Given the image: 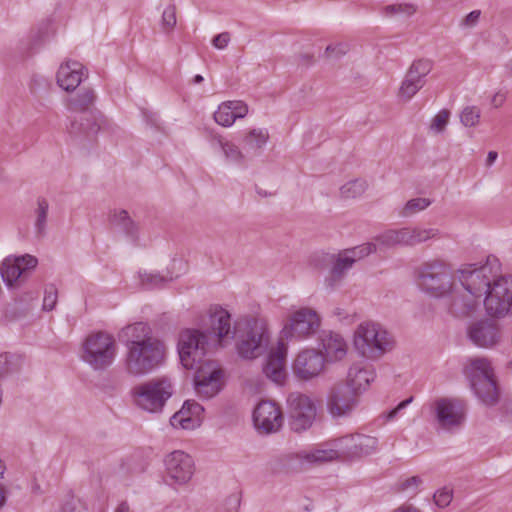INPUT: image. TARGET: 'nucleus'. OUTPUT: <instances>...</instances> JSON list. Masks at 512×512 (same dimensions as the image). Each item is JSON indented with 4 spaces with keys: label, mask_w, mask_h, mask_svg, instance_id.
Returning <instances> with one entry per match:
<instances>
[{
    "label": "nucleus",
    "mask_w": 512,
    "mask_h": 512,
    "mask_svg": "<svg viewBox=\"0 0 512 512\" xmlns=\"http://www.w3.org/2000/svg\"><path fill=\"white\" fill-rule=\"evenodd\" d=\"M231 316L223 308L210 312L205 330L187 328L180 332L178 353L181 364L195 370L194 384L198 395L203 398L215 396L221 389L223 371L219 365L206 358L212 347L223 345L234 337Z\"/></svg>",
    "instance_id": "obj_1"
},
{
    "label": "nucleus",
    "mask_w": 512,
    "mask_h": 512,
    "mask_svg": "<svg viewBox=\"0 0 512 512\" xmlns=\"http://www.w3.org/2000/svg\"><path fill=\"white\" fill-rule=\"evenodd\" d=\"M120 337L126 347L123 365L128 375L141 377L163 364L166 347L153 335L147 323L136 322L127 325L121 330Z\"/></svg>",
    "instance_id": "obj_2"
},
{
    "label": "nucleus",
    "mask_w": 512,
    "mask_h": 512,
    "mask_svg": "<svg viewBox=\"0 0 512 512\" xmlns=\"http://www.w3.org/2000/svg\"><path fill=\"white\" fill-rule=\"evenodd\" d=\"M353 344L362 357L377 360L393 349L394 339L380 324L363 322L354 332Z\"/></svg>",
    "instance_id": "obj_3"
},
{
    "label": "nucleus",
    "mask_w": 512,
    "mask_h": 512,
    "mask_svg": "<svg viewBox=\"0 0 512 512\" xmlns=\"http://www.w3.org/2000/svg\"><path fill=\"white\" fill-rule=\"evenodd\" d=\"M116 354V340L107 332L91 333L82 344L81 358L93 370H104L111 366Z\"/></svg>",
    "instance_id": "obj_4"
},
{
    "label": "nucleus",
    "mask_w": 512,
    "mask_h": 512,
    "mask_svg": "<svg viewBox=\"0 0 512 512\" xmlns=\"http://www.w3.org/2000/svg\"><path fill=\"white\" fill-rule=\"evenodd\" d=\"M138 407L149 412H159L173 394L172 381L167 376L156 377L133 389Z\"/></svg>",
    "instance_id": "obj_5"
},
{
    "label": "nucleus",
    "mask_w": 512,
    "mask_h": 512,
    "mask_svg": "<svg viewBox=\"0 0 512 512\" xmlns=\"http://www.w3.org/2000/svg\"><path fill=\"white\" fill-rule=\"evenodd\" d=\"M458 272L463 289L480 299L497 278L499 264L496 259L488 258L486 263L479 267L476 264H467Z\"/></svg>",
    "instance_id": "obj_6"
},
{
    "label": "nucleus",
    "mask_w": 512,
    "mask_h": 512,
    "mask_svg": "<svg viewBox=\"0 0 512 512\" xmlns=\"http://www.w3.org/2000/svg\"><path fill=\"white\" fill-rule=\"evenodd\" d=\"M418 285L434 297H443L452 291L453 275L444 262H427L419 269Z\"/></svg>",
    "instance_id": "obj_7"
},
{
    "label": "nucleus",
    "mask_w": 512,
    "mask_h": 512,
    "mask_svg": "<svg viewBox=\"0 0 512 512\" xmlns=\"http://www.w3.org/2000/svg\"><path fill=\"white\" fill-rule=\"evenodd\" d=\"M439 231L434 228L420 226L391 229L378 235L375 240L380 247L415 246L435 238Z\"/></svg>",
    "instance_id": "obj_8"
},
{
    "label": "nucleus",
    "mask_w": 512,
    "mask_h": 512,
    "mask_svg": "<svg viewBox=\"0 0 512 512\" xmlns=\"http://www.w3.org/2000/svg\"><path fill=\"white\" fill-rule=\"evenodd\" d=\"M485 310L492 317L505 316L512 305V276H497L484 294Z\"/></svg>",
    "instance_id": "obj_9"
},
{
    "label": "nucleus",
    "mask_w": 512,
    "mask_h": 512,
    "mask_svg": "<svg viewBox=\"0 0 512 512\" xmlns=\"http://www.w3.org/2000/svg\"><path fill=\"white\" fill-rule=\"evenodd\" d=\"M290 427L295 432L309 429L316 418V406L312 399L300 392H292L287 398Z\"/></svg>",
    "instance_id": "obj_10"
},
{
    "label": "nucleus",
    "mask_w": 512,
    "mask_h": 512,
    "mask_svg": "<svg viewBox=\"0 0 512 512\" xmlns=\"http://www.w3.org/2000/svg\"><path fill=\"white\" fill-rule=\"evenodd\" d=\"M334 445L339 448L341 459L352 461L374 454L378 450V439L354 433L334 439Z\"/></svg>",
    "instance_id": "obj_11"
},
{
    "label": "nucleus",
    "mask_w": 512,
    "mask_h": 512,
    "mask_svg": "<svg viewBox=\"0 0 512 512\" xmlns=\"http://www.w3.org/2000/svg\"><path fill=\"white\" fill-rule=\"evenodd\" d=\"M432 407L439 428L445 431H455L465 421V407L458 399L437 398L434 400Z\"/></svg>",
    "instance_id": "obj_12"
},
{
    "label": "nucleus",
    "mask_w": 512,
    "mask_h": 512,
    "mask_svg": "<svg viewBox=\"0 0 512 512\" xmlns=\"http://www.w3.org/2000/svg\"><path fill=\"white\" fill-rule=\"evenodd\" d=\"M267 330L257 322L248 324L247 330L237 341L238 354L245 359H253L262 355L268 345Z\"/></svg>",
    "instance_id": "obj_13"
},
{
    "label": "nucleus",
    "mask_w": 512,
    "mask_h": 512,
    "mask_svg": "<svg viewBox=\"0 0 512 512\" xmlns=\"http://www.w3.org/2000/svg\"><path fill=\"white\" fill-rule=\"evenodd\" d=\"M321 319L311 308H301L290 317L282 330V338H303L314 334L320 327Z\"/></svg>",
    "instance_id": "obj_14"
},
{
    "label": "nucleus",
    "mask_w": 512,
    "mask_h": 512,
    "mask_svg": "<svg viewBox=\"0 0 512 512\" xmlns=\"http://www.w3.org/2000/svg\"><path fill=\"white\" fill-rule=\"evenodd\" d=\"M433 62L429 59H418L409 67L398 90V97L409 101L424 86L425 77L431 72Z\"/></svg>",
    "instance_id": "obj_15"
},
{
    "label": "nucleus",
    "mask_w": 512,
    "mask_h": 512,
    "mask_svg": "<svg viewBox=\"0 0 512 512\" xmlns=\"http://www.w3.org/2000/svg\"><path fill=\"white\" fill-rule=\"evenodd\" d=\"M37 259L31 255H23L20 257H8L4 259L0 266V273L3 281L9 287L20 285L31 269L37 265Z\"/></svg>",
    "instance_id": "obj_16"
},
{
    "label": "nucleus",
    "mask_w": 512,
    "mask_h": 512,
    "mask_svg": "<svg viewBox=\"0 0 512 512\" xmlns=\"http://www.w3.org/2000/svg\"><path fill=\"white\" fill-rule=\"evenodd\" d=\"M255 427L266 434L277 432L283 424L280 407L272 401H261L253 412Z\"/></svg>",
    "instance_id": "obj_17"
},
{
    "label": "nucleus",
    "mask_w": 512,
    "mask_h": 512,
    "mask_svg": "<svg viewBox=\"0 0 512 512\" xmlns=\"http://www.w3.org/2000/svg\"><path fill=\"white\" fill-rule=\"evenodd\" d=\"M325 367L324 355L314 349H306L298 354L294 363V374L302 380H310L320 375Z\"/></svg>",
    "instance_id": "obj_18"
},
{
    "label": "nucleus",
    "mask_w": 512,
    "mask_h": 512,
    "mask_svg": "<svg viewBox=\"0 0 512 512\" xmlns=\"http://www.w3.org/2000/svg\"><path fill=\"white\" fill-rule=\"evenodd\" d=\"M357 404V393L344 384L336 385L328 397L329 413L335 417H344L351 413Z\"/></svg>",
    "instance_id": "obj_19"
},
{
    "label": "nucleus",
    "mask_w": 512,
    "mask_h": 512,
    "mask_svg": "<svg viewBox=\"0 0 512 512\" xmlns=\"http://www.w3.org/2000/svg\"><path fill=\"white\" fill-rule=\"evenodd\" d=\"M167 475L179 484L188 482L194 473L192 457L180 450L168 454L165 458Z\"/></svg>",
    "instance_id": "obj_20"
},
{
    "label": "nucleus",
    "mask_w": 512,
    "mask_h": 512,
    "mask_svg": "<svg viewBox=\"0 0 512 512\" xmlns=\"http://www.w3.org/2000/svg\"><path fill=\"white\" fill-rule=\"evenodd\" d=\"M352 258H348L343 251L336 254H324L322 261L326 265H330L328 275L325 277L324 284L327 289L334 290L337 288L348 271L353 267Z\"/></svg>",
    "instance_id": "obj_21"
},
{
    "label": "nucleus",
    "mask_w": 512,
    "mask_h": 512,
    "mask_svg": "<svg viewBox=\"0 0 512 512\" xmlns=\"http://www.w3.org/2000/svg\"><path fill=\"white\" fill-rule=\"evenodd\" d=\"M470 341L481 348L494 347L500 341L498 326L489 320H479L468 328Z\"/></svg>",
    "instance_id": "obj_22"
},
{
    "label": "nucleus",
    "mask_w": 512,
    "mask_h": 512,
    "mask_svg": "<svg viewBox=\"0 0 512 512\" xmlns=\"http://www.w3.org/2000/svg\"><path fill=\"white\" fill-rule=\"evenodd\" d=\"M70 119L67 132L77 141L93 140L100 130V124L94 113L82 114Z\"/></svg>",
    "instance_id": "obj_23"
},
{
    "label": "nucleus",
    "mask_w": 512,
    "mask_h": 512,
    "mask_svg": "<svg viewBox=\"0 0 512 512\" xmlns=\"http://www.w3.org/2000/svg\"><path fill=\"white\" fill-rule=\"evenodd\" d=\"M286 355V343L280 339L277 347L269 353L263 366L264 374L275 383H282L286 377Z\"/></svg>",
    "instance_id": "obj_24"
},
{
    "label": "nucleus",
    "mask_w": 512,
    "mask_h": 512,
    "mask_svg": "<svg viewBox=\"0 0 512 512\" xmlns=\"http://www.w3.org/2000/svg\"><path fill=\"white\" fill-rule=\"evenodd\" d=\"M87 77L84 66L77 61L62 63L57 72V84L65 91H74Z\"/></svg>",
    "instance_id": "obj_25"
},
{
    "label": "nucleus",
    "mask_w": 512,
    "mask_h": 512,
    "mask_svg": "<svg viewBox=\"0 0 512 512\" xmlns=\"http://www.w3.org/2000/svg\"><path fill=\"white\" fill-rule=\"evenodd\" d=\"M296 456L300 461H305L309 464H323L341 459L340 450L334 445V439L320 444L311 450H302Z\"/></svg>",
    "instance_id": "obj_26"
},
{
    "label": "nucleus",
    "mask_w": 512,
    "mask_h": 512,
    "mask_svg": "<svg viewBox=\"0 0 512 512\" xmlns=\"http://www.w3.org/2000/svg\"><path fill=\"white\" fill-rule=\"evenodd\" d=\"M248 114V105L240 100L222 102L214 112V120L223 127H230L237 119Z\"/></svg>",
    "instance_id": "obj_27"
},
{
    "label": "nucleus",
    "mask_w": 512,
    "mask_h": 512,
    "mask_svg": "<svg viewBox=\"0 0 512 512\" xmlns=\"http://www.w3.org/2000/svg\"><path fill=\"white\" fill-rule=\"evenodd\" d=\"M320 340L325 352V361L336 362L345 358L347 354V343L340 334L332 331H324L321 334Z\"/></svg>",
    "instance_id": "obj_28"
},
{
    "label": "nucleus",
    "mask_w": 512,
    "mask_h": 512,
    "mask_svg": "<svg viewBox=\"0 0 512 512\" xmlns=\"http://www.w3.org/2000/svg\"><path fill=\"white\" fill-rule=\"evenodd\" d=\"M376 373L374 369L363 362L354 363L348 371L347 384L354 392L365 390L374 381Z\"/></svg>",
    "instance_id": "obj_29"
},
{
    "label": "nucleus",
    "mask_w": 512,
    "mask_h": 512,
    "mask_svg": "<svg viewBox=\"0 0 512 512\" xmlns=\"http://www.w3.org/2000/svg\"><path fill=\"white\" fill-rule=\"evenodd\" d=\"M449 293H451L450 311L455 316H468L475 310L478 298L474 295L469 294L466 290L460 294L453 287Z\"/></svg>",
    "instance_id": "obj_30"
},
{
    "label": "nucleus",
    "mask_w": 512,
    "mask_h": 512,
    "mask_svg": "<svg viewBox=\"0 0 512 512\" xmlns=\"http://www.w3.org/2000/svg\"><path fill=\"white\" fill-rule=\"evenodd\" d=\"M268 140L269 134L266 129H252L242 139V150L247 156H256L261 152Z\"/></svg>",
    "instance_id": "obj_31"
},
{
    "label": "nucleus",
    "mask_w": 512,
    "mask_h": 512,
    "mask_svg": "<svg viewBox=\"0 0 512 512\" xmlns=\"http://www.w3.org/2000/svg\"><path fill=\"white\" fill-rule=\"evenodd\" d=\"M95 99L96 95L93 89H84L67 100V109L72 113H93L90 108L93 106Z\"/></svg>",
    "instance_id": "obj_32"
},
{
    "label": "nucleus",
    "mask_w": 512,
    "mask_h": 512,
    "mask_svg": "<svg viewBox=\"0 0 512 512\" xmlns=\"http://www.w3.org/2000/svg\"><path fill=\"white\" fill-rule=\"evenodd\" d=\"M476 396L484 403L485 405H494L498 402L499 392L496 385L495 378L493 379H483L481 382H473L471 384Z\"/></svg>",
    "instance_id": "obj_33"
},
{
    "label": "nucleus",
    "mask_w": 512,
    "mask_h": 512,
    "mask_svg": "<svg viewBox=\"0 0 512 512\" xmlns=\"http://www.w3.org/2000/svg\"><path fill=\"white\" fill-rule=\"evenodd\" d=\"M468 369L471 384H473V382H481L483 379L494 378L493 368L487 358L476 357L470 359Z\"/></svg>",
    "instance_id": "obj_34"
},
{
    "label": "nucleus",
    "mask_w": 512,
    "mask_h": 512,
    "mask_svg": "<svg viewBox=\"0 0 512 512\" xmlns=\"http://www.w3.org/2000/svg\"><path fill=\"white\" fill-rule=\"evenodd\" d=\"M110 220L113 225L120 227L132 240L138 238V225L131 219L126 210H114L110 215Z\"/></svg>",
    "instance_id": "obj_35"
},
{
    "label": "nucleus",
    "mask_w": 512,
    "mask_h": 512,
    "mask_svg": "<svg viewBox=\"0 0 512 512\" xmlns=\"http://www.w3.org/2000/svg\"><path fill=\"white\" fill-rule=\"evenodd\" d=\"M23 365V358L21 355L1 352L0 353V380L6 379L14 374H17Z\"/></svg>",
    "instance_id": "obj_36"
},
{
    "label": "nucleus",
    "mask_w": 512,
    "mask_h": 512,
    "mask_svg": "<svg viewBox=\"0 0 512 512\" xmlns=\"http://www.w3.org/2000/svg\"><path fill=\"white\" fill-rule=\"evenodd\" d=\"M49 203L45 198L37 199V207L35 209V232L42 237L46 232V224L48 217Z\"/></svg>",
    "instance_id": "obj_37"
},
{
    "label": "nucleus",
    "mask_w": 512,
    "mask_h": 512,
    "mask_svg": "<svg viewBox=\"0 0 512 512\" xmlns=\"http://www.w3.org/2000/svg\"><path fill=\"white\" fill-rule=\"evenodd\" d=\"M367 189V182L363 179H354L340 188V194L345 199L361 196Z\"/></svg>",
    "instance_id": "obj_38"
},
{
    "label": "nucleus",
    "mask_w": 512,
    "mask_h": 512,
    "mask_svg": "<svg viewBox=\"0 0 512 512\" xmlns=\"http://www.w3.org/2000/svg\"><path fill=\"white\" fill-rule=\"evenodd\" d=\"M377 246H380L377 243H365L360 246H356L350 249H344L342 250L348 258H352V264L357 262L358 260H361L365 258L366 256L370 255L371 253L376 252Z\"/></svg>",
    "instance_id": "obj_39"
},
{
    "label": "nucleus",
    "mask_w": 512,
    "mask_h": 512,
    "mask_svg": "<svg viewBox=\"0 0 512 512\" xmlns=\"http://www.w3.org/2000/svg\"><path fill=\"white\" fill-rule=\"evenodd\" d=\"M377 246H380L377 243H365L360 246H356L350 249H344L342 250L348 258H352V264L357 262L358 260H361L365 258L366 256L370 255L371 253L376 252Z\"/></svg>",
    "instance_id": "obj_40"
},
{
    "label": "nucleus",
    "mask_w": 512,
    "mask_h": 512,
    "mask_svg": "<svg viewBox=\"0 0 512 512\" xmlns=\"http://www.w3.org/2000/svg\"><path fill=\"white\" fill-rule=\"evenodd\" d=\"M218 143L228 160L233 162H240L244 159L246 154L244 151H241L235 144L225 141L221 137L218 138Z\"/></svg>",
    "instance_id": "obj_41"
},
{
    "label": "nucleus",
    "mask_w": 512,
    "mask_h": 512,
    "mask_svg": "<svg viewBox=\"0 0 512 512\" xmlns=\"http://www.w3.org/2000/svg\"><path fill=\"white\" fill-rule=\"evenodd\" d=\"M200 418L198 417H190V418H183V413H175L170 418V424L174 428H181L184 430H192L196 427L200 426Z\"/></svg>",
    "instance_id": "obj_42"
},
{
    "label": "nucleus",
    "mask_w": 512,
    "mask_h": 512,
    "mask_svg": "<svg viewBox=\"0 0 512 512\" xmlns=\"http://www.w3.org/2000/svg\"><path fill=\"white\" fill-rule=\"evenodd\" d=\"M430 205L431 200L428 198H414L406 203L401 214L404 217H408L426 209Z\"/></svg>",
    "instance_id": "obj_43"
},
{
    "label": "nucleus",
    "mask_w": 512,
    "mask_h": 512,
    "mask_svg": "<svg viewBox=\"0 0 512 512\" xmlns=\"http://www.w3.org/2000/svg\"><path fill=\"white\" fill-rule=\"evenodd\" d=\"M480 114L481 112L478 107L467 106L462 110L460 114L461 123L466 127L476 126L479 123Z\"/></svg>",
    "instance_id": "obj_44"
},
{
    "label": "nucleus",
    "mask_w": 512,
    "mask_h": 512,
    "mask_svg": "<svg viewBox=\"0 0 512 512\" xmlns=\"http://www.w3.org/2000/svg\"><path fill=\"white\" fill-rule=\"evenodd\" d=\"M176 6L169 5L162 13V27L164 32L170 33L176 26Z\"/></svg>",
    "instance_id": "obj_45"
},
{
    "label": "nucleus",
    "mask_w": 512,
    "mask_h": 512,
    "mask_svg": "<svg viewBox=\"0 0 512 512\" xmlns=\"http://www.w3.org/2000/svg\"><path fill=\"white\" fill-rule=\"evenodd\" d=\"M450 117V112L446 109L437 113L431 121L430 129L436 133H441L445 130Z\"/></svg>",
    "instance_id": "obj_46"
},
{
    "label": "nucleus",
    "mask_w": 512,
    "mask_h": 512,
    "mask_svg": "<svg viewBox=\"0 0 512 512\" xmlns=\"http://www.w3.org/2000/svg\"><path fill=\"white\" fill-rule=\"evenodd\" d=\"M58 299L57 288L54 285H48L45 288L44 299H43V309L46 311H51L55 308Z\"/></svg>",
    "instance_id": "obj_47"
},
{
    "label": "nucleus",
    "mask_w": 512,
    "mask_h": 512,
    "mask_svg": "<svg viewBox=\"0 0 512 512\" xmlns=\"http://www.w3.org/2000/svg\"><path fill=\"white\" fill-rule=\"evenodd\" d=\"M142 285L147 289L159 287L164 281V277L156 273L143 272L139 274Z\"/></svg>",
    "instance_id": "obj_48"
},
{
    "label": "nucleus",
    "mask_w": 512,
    "mask_h": 512,
    "mask_svg": "<svg viewBox=\"0 0 512 512\" xmlns=\"http://www.w3.org/2000/svg\"><path fill=\"white\" fill-rule=\"evenodd\" d=\"M59 512H88L85 503L76 497L69 498Z\"/></svg>",
    "instance_id": "obj_49"
},
{
    "label": "nucleus",
    "mask_w": 512,
    "mask_h": 512,
    "mask_svg": "<svg viewBox=\"0 0 512 512\" xmlns=\"http://www.w3.org/2000/svg\"><path fill=\"white\" fill-rule=\"evenodd\" d=\"M433 498H434L435 504L438 507L444 508V507H447L451 503L452 498H453V492L450 489L443 488L441 490H438L434 494Z\"/></svg>",
    "instance_id": "obj_50"
},
{
    "label": "nucleus",
    "mask_w": 512,
    "mask_h": 512,
    "mask_svg": "<svg viewBox=\"0 0 512 512\" xmlns=\"http://www.w3.org/2000/svg\"><path fill=\"white\" fill-rule=\"evenodd\" d=\"M386 12L387 14L403 13L409 16L415 12V8L409 4H394L387 6Z\"/></svg>",
    "instance_id": "obj_51"
},
{
    "label": "nucleus",
    "mask_w": 512,
    "mask_h": 512,
    "mask_svg": "<svg viewBox=\"0 0 512 512\" xmlns=\"http://www.w3.org/2000/svg\"><path fill=\"white\" fill-rule=\"evenodd\" d=\"M347 52L346 46L342 44L329 45L326 47L325 56L327 58L338 59Z\"/></svg>",
    "instance_id": "obj_52"
},
{
    "label": "nucleus",
    "mask_w": 512,
    "mask_h": 512,
    "mask_svg": "<svg viewBox=\"0 0 512 512\" xmlns=\"http://www.w3.org/2000/svg\"><path fill=\"white\" fill-rule=\"evenodd\" d=\"M241 504L240 494L234 493L228 496L225 500V508L227 512H238Z\"/></svg>",
    "instance_id": "obj_53"
},
{
    "label": "nucleus",
    "mask_w": 512,
    "mask_h": 512,
    "mask_svg": "<svg viewBox=\"0 0 512 512\" xmlns=\"http://www.w3.org/2000/svg\"><path fill=\"white\" fill-rule=\"evenodd\" d=\"M230 41V34L228 32H223L218 35H216L213 40L212 44L217 49H224Z\"/></svg>",
    "instance_id": "obj_54"
},
{
    "label": "nucleus",
    "mask_w": 512,
    "mask_h": 512,
    "mask_svg": "<svg viewBox=\"0 0 512 512\" xmlns=\"http://www.w3.org/2000/svg\"><path fill=\"white\" fill-rule=\"evenodd\" d=\"M413 400L412 397L400 402L394 409H392L391 411L388 412L387 414V420H392L396 417V415L398 414L399 411H401L402 409H404L409 403H411Z\"/></svg>",
    "instance_id": "obj_55"
},
{
    "label": "nucleus",
    "mask_w": 512,
    "mask_h": 512,
    "mask_svg": "<svg viewBox=\"0 0 512 512\" xmlns=\"http://www.w3.org/2000/svg\"><path fill=\"white\" fill-rule=\"evenodd\" d=\"M184 405H188V410L191 415L200 418L201 413L203 412V407L195 401L187 400Z\"/></svg>",
    "instance_id": "obj_56"
},
{
    "label": "nucleus",
    "mask_w": 512,
    "mask_h": 512,
    "mask_svg": "<svg viewBox=\"0 0 512 512\" xmlns=\"http://www.w3.org/2000/svg\"><path fill=\"white\" fill-rule=\"evenodd\" d=\"M481 12L479 10L471 11L465 18L463 23L467 26H473L479 20Z\"/></svg>",
    "instance_id": "obj_57"
},
{
    "label": "nucleus",
    "mask_w": 512,
    "mask_h": 512,
    "mask_svg": "<svg viewBox=\"0 0 512 512\" xmlns=\"http://www.w3.org/2000/svg\"><path fill=\"white\" fill-rule=\"evenodd\" d=\"M422 483V480L418 477V476H412L408 479H406L402 484H401V490H406L408 489L409 487L411 486H418Z\"/></svg>",
    "instance_id": "obj_58"
},
{
    "label": "nucleus",
    "mask_w": 512,
    "mask_h": 512,
    "mask_svg": "<svg viewBox=\"0 0 512 512\" xmlns=\"http://www.w3.org/2000/svg\"><path fill=\"white\" fill-rule=\"evenodd\" d=\"M392 512H420L417 508L409 504H403L398 508L394 509Z\"/></svg>",
    "instance_id": "obj_59"
},
{
    "label": "nucleus",
    "mask_w": 512,
    "mask_h": 512,
    "mask_svg": "<svg viewBox=\"0 0 512 512\" xmlns=\"http://www.w3.org/2000/svg\"><path fill=\"white\" fill-rule=\"evenodd\" d=\"M498 158V153L496 151H489L487 154V158L485 161L486 166L490 167L494 164V162Z\"/></svg>",
    "instance_id": "obj_60"
},
{
    "label": "nucleus",
    "mask_w": 512,
    "mask_h": 512,
    "mask_svg": "<svg viewBox=\"0 0 512 512\" xmlns=\"http://www.w3.org/2000/svg\"><path fill=\"white\" fill-rule=\"evenodd\" d=\"M177 413H183V418H190V417H194L193 415H191V413L189 412L188 410V405H184L182 406L181 410H179Z\"/></svg>",
    "instance_id": "obj_61"
},
{
    "label": "nucleus",
    "mask_w": 512,
    "mask_h": 512,
    "mask_svg": "<svg viewBox=\"0 0 512 512\" xmlns=\"http://www.w3.org/2000/svg\"><path fill=\"white\" fill-rule=\"evenodd\" d=\"M115 512H129V506L127 505V503L122 502L121 504L118 505Z\"/></svg>",
    "instance_id": "obj_62"
},
{
    "label": "nucleus",
    "mask_w": 512,
    "mask_h": 512,
    "mask_svg": "<svg viewBox=\"0 0 512 512\" xmlns=\"http://www.w3.org/2000/svg\"><path fill=\"white\" fill-rule=\"evenodd\" d=\"M203 80H204V78L201 75L197 74V75L194 76V78L192 80V83L193 84H200L201 82H203Z\"/></svg>",
    "instance_id": "obj_63"
},
{
    "label": "nucleus",
    "mask_w": 512,
    "mask_h": 512,
    "mask_svg": "<svg viewBox=\"0 0 512 512\" xmlns=\"http://www.w3.org/2000/svg\"><path fill=\"white\" fill-rule=\"evenodd\" d=\"M5 501V493L2 487L0 486V507L4 504Z\"/></svg>",
    "instance_id": "obj_64"
}]
</instances>
